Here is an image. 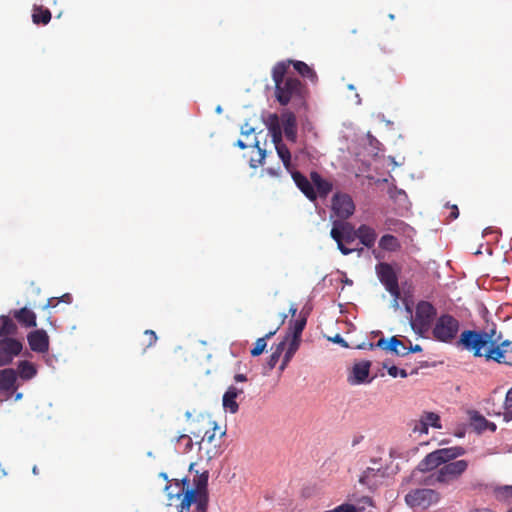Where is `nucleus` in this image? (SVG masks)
<instances>
[{
  "mask_svg": "<svg viewBox=\"0 0 512 512\" xmlns=\"http://www.w3.org/2000/svg\"><path fill=\"white\" fill-rule=\"evenodd\" d=\"M457 345L472 352L474 357H484L486 361L512 365V341L502 340V334L497 332L495 325L488 331H462Z\"/></svg>",
  "mask_w": 512,
  "mask_h": 512,
  "instance_id": "obj_1",
  "label": "nucleus"
},
{
  "mask_svg": "<svg viewBox=\"0 0 512 512\" xmlns=\"http://www.w3.org/2000/svg\"><path fill=\"white\" fill-rule=\"evenodd\" d=\"M287 73V63L277 62L272 68L275 98L282 106L292 103L294 106L301 107L305 104L308 89L298 78L289 76Z\"/></svg>",
  "mask_w": 512,
  "mask_h": 512,
  "instance_id": "obj_2",
  "label": "nucleus"
},
{
  "mask_svg": "<svg viewBox=\"0 0 512 512\" xmlns=\"http://www.w3.org/2000/svg\"><path fill=\"white\" fill-rule=\"evenodd\" d=\"M182 509L187 512L193 507L192 512H208L209 492H208V472L196 475L193 479V486L185 490L181 499Z\"/></svg>",
  "mask_w": 512,
  "mask_h": 512,
  "instance_id": "obj_3",
  "label": "nucleus"
},
{
  "mask_svg": "<svg viewBox=\"0 0 512 512\" xmlns=\"http://www.w3.org/2000/svg\"><path fill=\"white\" fill-rule=\"evenodd\" d=\"M437 318L435 306L428 301L422 300L415 306V313L411 317L410 325L419 337L428 338V334L431 332Z\"/></svg>",
  "mask_w": 512,
  "mask_h": 512,
  "instance_id": "obj_4",
  "label": "nucleus"
},
{
  "mask_svg": "<svg viewBox=\"0 0 512 512\" xmlns=\"http://www.w3.org/2000/svg\"><path fill=\"white\" fill-rule=\"evenodd\" d=\"M468 466L469 462L464 459L449 462L427 476L423 483L428 486L436 483L446 486L452 485L462 477Z\"/></svg>",
  "mask_w": 512,
  "mask_h": 512,
  "instance_id": "obj_5",
  "label": "nucleus"
},
{
  "mask_svg": "<svg viewBox=\"0 0 512 512\" xmlns=\"http://www.w3.org/2000/svg\"><path fill=\"white\" fill-rule=\"evenodd\" d=\"M460 321L449 313H443L436 319L431 330V336L435 341L451 344L460 331Z\"/></svg>",
  "mask_w": 512,
  "mask_h": 512,
  "instance_id": "obj_6",
  "label": "nucleus"
},
{
  "mask_svg": "<svg viewBox=\"0 0 512 512\" xmlns=\"http://www.w3.org/2000/svg\"><path fill=\"white\" fill-rule=\"evenodd\" d=\"M330 236L337 243V247L343 255H349L356 250L347 247L358 239V228L355 229L350 222L334 221Z\"/></svg>",
  "mask_w": 512,
  "mask_h": 512,
  "instance_id": "obj_7",
  "label": "nucleus"
},
{
  "mask_svg": "<svg viewBox=\"0 0 512 512\" xmlns=\"http://www.w3.org/2000/svg\"><path fill=\"white\" fill-rule=\"evenodd\" d=\"M440 500V493L430 488L415 489L405 496L406 503L414 508L427 509Z\"/></svg>",
  "mask_w": 512,
  "mask_h": 512,
  "instance_id": "obj_8",
  "label": "nucleus"
},
{
  "mask_svg": "<svg viewBox=\"0 0 512 512\" xmlns=\"http://www.w3.org/2000/svg\"><path fill=\"white\" fill-rule=\"evenodd\" d=\"M332 216L338 218L337 221H346L355 212V204L352 197L346 193H335L331 204Z\"/></svg>",
  "mask_w": 512,
  "mask_h": 512,
  "instance_id": "obj_9",
  "label": "nucleus"
},
{
  "mask_svg": "<svg viewBox=\"0 0 512 512\" xmlns=\"http://www.w3.org/2000/svg\"><path fill=\"white\" fill-rule=\"evenodd\" d=\"M380 282L385 286L386 290L395 298L400 296V289L397 275L388 263H380L376 267Z\"/></svg>",
  "mask_w": 512,
  "mask_h": 512,
  "instance_id": "obj_10",
  "label": "nucleus"
},
{
  "mask_svg": "<svg viewBox=\"0 0 512 512\" xmlns=\"http://www.w3.org/2000/svg\"><path fill=\"white\" fill-rule=\"evenodd\" d=\"M22 343L12 337L0 340V367L9 365L22 351Z\"/></svg>",
  "mask_w": 512,
  "mask_h": 512,
  "instance_id": "obj_11",
  "label": "nucleus"
},
{
  "mask_svg": "<svg viewBox=\"0 0 512 512\" xmlns=\"http://www.w3.org/2000/svg\"><path fill=\"white\" fill-rule=\"evenodd\" d=\"M30 349L37 353H45L49 349V337L45 330L39 329L27 335Z\"/></svg>",
  "mask_w": 512,
  "mask_h": 512,
  "instance_id": "obj_12",
  "label": "nucleus"
},
{
  "mask_svg": "<svg viewBox=\"0 0 512 512\" xmlns=\"http://www.w3.org/2000/svg\"><path fill=\"white\" fill-rule=\"evenodd\" d=\"M292 179L294 180L296 186L299 190L310 200L315 201L317 199V193L315 188L313 187V183L311 179L309 180L306 176H304L299 171L291 172Z\"/></svg>",
  "mask_w": 512,
  "mask_h": 512,
  "instance_id": "obj_13",
  "label": "nucleus"
},
{
  "mask_svg": "<svg viewBox=\"0 0 512 512\" xmlns=\"http://www.w3.org/2000/svg\"><path fill=\"white\" fill-rule=\"evenodd\" d=\"M283 132L288 141L296 143L297 141V121L293 112L286 110L281 114Z\"/></svg>",
  "mask_w": 512,
  "mask_h": 512,
  "instance_id": "obj_14",
  "label": "nucleus"
},
{
  "mask_svg": "<svg viewBox=\"0 0 512 512\" xmlns=\"http://www.w3.org/2000/svg\"><path fill=\"white\" fill-rule=\"evenodd\" d=\"M376 345L378 348L391 352L397 356L408 355L407 346L400 341L397 336H392L389 341L381 338L376 342Z\"/></svg>",
  "mask_w": 512,
  "mask_h": 512,
  "instance_id": "obj_15",
  "label": "nucleus"
},
{
  "mask_svg": "<svg viewBox=\"0 0 512 512\" xmlns=\"http://www.w3.org/2000/svg\"><path fill=\"white\" fill-rule=\"evenodd\" d=\"M17 372L12 368L0 370V391L6 394H12L18 388Z\"/></svg>",
  "mask_w": 512,
  "mask_h": 512,
  "instance_id": "obj_16",
  "label": "nucleus"
},
{
  "mask_svg": "<svg viewBox=\"0 0 512 512\" xmlns=\"http://www.w3.org/2000/svg\"><path fill=\"white\" fill-rule=\"evenodd\" d=\"M370 366V361L356 363L353 366L352 375L348 378L349 383L352 385L364 383L369 376Z\"/></svg>",
  "mask_w": 512,
  "mask_h": 512,
  "instance_id": "obj_17",
  "label": "nucleus"
},
{
  "mask_svg": "<svg viewBox=\"0 0 512 512\" xmlns=\"http://www.w3.org/2000/svg\"><path fill=\"white\" fill-rule=\"evenodd\" d=\"M266 126L269 130V133L272 137V142L275 146L283 144L282 140V128L280 123V118L277 114H270L266 121Z\"/></svg>",
  "mask_w": 512,
  "mask_h": 512,
  "instance_id": "obj_18",
  "label": "nucleus"
},
{
  "mask_svg": "<svg viewBox=\"0 0 512 512\" xmlns=\"http://www.w3.org/2000/svg\"><path fill=\"white\" fill-rule=\"evenodd\" d=\"M310 179L313 183V187L316 188L317 197L326 198L328 194L332 191L333 185L328 180L322 178V176L313 171L310 173Z\"/></svg>",
  "mask_w": 512,
  "mask_h": 512,
  "instance_id": "obj_19",
  "label": "nucleus"
},
{
  "mask_svg": "<svg viewBox=\"0 0 512 512\" xmlns=\"http://www.w3.org/2000/svg\"><path fill=\"white\" fill-rule=\"evenodd\" d=\"M243 393L242 389H238L235 386H230L223 395V407L230 413L235 414L239 410V405L236 402V398L239 394Z\"/></svg>",
  "mask_w": 512,
  "mask_h": 512,
  "instance_id": "obj_20",
  "label": "nucleus"
},
{
  "mask_svg": "<svg viewBox=\"0 0 512 512\" xmlns=\"http://www.w3.org/2000/svg\"><path fill=\"white\" fill-rule=\"evenodd\" d=\"M185 490H189V480L184 478L182 480H175L174 484L169 483L165 486V491L169 500L177 498L181 501Z\"/></svg>",
  "mask_w": 512,
  "mask_h": 512,
  "instance_id": "obj_21",
  "label": "nucleus"
},
{
  "mask_svg": "<svg viewBox=\"0 0 512 512\" xmlns=\"http://www.w3.org/2000/svg\"><path fill=\"white\" fill-rule=\"evenodd\" d=\"M358 239L363 246L371 249L374 247L377 239L376 230L369 225L361 224L358 227Z\"/></svg>",
  "mask_w": 512,
  "mask_h": 512,
  "instance_id": "obj_22",
  "label": "nucleus"
},
{
  "mask_svg": "<svg viewBox=\"0 0 512 512\" xmlns=\"http://www.w3.org/2000/svg\"><path fill=\"white\" fill-rule=\"evenodd\" d=\"M283 62L287 63L288 67L293 65L298 74L304 78L309 79L312 83H316L318 81V76L314 69L307 65L305 62L299 60H287Z\"/></svg>",
  "mask_w": 512,
  "mask_h": 512,
  "instance_id": "obj_23",
  "label": "nucleus"
},
{
  "mask_svg": "<svg viewBox=\"0 0 512 512\" xmlns=\"http://www.w3.org/2000/svg\"><path fill=\"white\" fill-rule=\"evenodd\" d=\"M286 317L287 316L285 314H283L281 316V321H280L279 325L274 330L268 332L265 336L258 338L256 340L254 347L251 350V355L253 357L259 356L264 352V350L267 346V340H269L271 337H273L276 334V332L279 330V328L284 324Z\"/></svg>",
  "mask_w": 512,
  "mask_h": 512,
  "instance_id": "obj_24",
  "label": "nucleus"
},
{
  "mask_svg": "<svg viewBox=\"0 0 512 512\" xmlns=\"http://www.w3.org/2000/svg\"><path fill=\"white\" fill-rule=\"evenodd\" d=\"M443 465L455 461L456 458L465 454V449L460 446L441 448L435 450Z\"/></svg>",
  "mask_w": 512,
  "mask_h": 512,
  "instance_id": "obj_25",
  "label": "nucleus"
},
{
  "mask_svg": "<svg viewBox=\"0 0 512 512\" xmlns=\"http://www.w3.org/2000/svg\"><path fill=\"white\" fill-rule=\"evenodd\" d=\"M12 315L21 325L25 327L36 326V314L27 307H23L19 310H14L12 312Z\"/></svg>",
  "mask_w": 512,
  "mask_h": 512,
  "instance_id": "obj_26",
  "label": "nucleus"
},
{
  "mask_svg": "<svg viewBox=\"0 0 512 512\" xmlns=\"http://www.w3.org/2000/svg\"><path fill=\"white\" fill-rule=\"evenodd\" d=\"M443 465L435 451L427 454L418 464V470L421 472H429L439 469Z\"/></svg>",
  "mask_w": 512,
  "mask_h": 512,
  "instance_id": "obj_27",
  "label": "nucleus"
},
{
  "mask_svg": "<svg viewBox=\"0 0 512 512\" xmlns=\"http://www.w3.org/2000/svg\"><path fill=\"white\" fill-rule=\"evenodd\" d=\"M1 327H0V337H11L17 333V325L13 322V320L9 316L2 315L0 317Z\"/></svg>",
  "mask_w": 512,
  "mask_h": 512,
  "instance_id": "obj_28",
  "label": "nucleus"
},
{
  "mask_svg": "<svg viewBox=\"0 0 512 512\" xmlns=\"http://www.w3.org/2000/svg\"><path fill=\"white\" fill-rule=\"evenodd\" d=\"M18 375L23 380H30L37 374L35 365L27 360L18 363Z\"/></svg>",
  "mask_w": 512,
  "mask_h": 512,
  "instance_id": "obj_29",
  "label": "nucleus"
},
{
  "mask_svg": "<svg viewBox=\"0 0 512 512\" xmlns=\"http://www.w3.org/2000/svg\"><path fill=\"white\" fill-rule=\"evenodd\" d=\"M379 247L385 251L395 252L400 249L401 245L395 236L385 234L379 240Z\"/></svg>",
  "mask_w": 512,
  "mask_h": 512,
  "instance_id": "obj_30",
  "label": "nucleus"
},
{
  "mask_svg": "<svg viewBox=\"0 0 512 512\" xmlns=\"http://www.w3.org/2000/svg\"><path fill=\"white\" fill-rule=\"evenodd\" d=\"M378 474H380V477H384V472H381L379 469L376 470L374 468L368 467L360 476L359 482L363 485L372 487L377 484L376 477Z\"/></svg>",
  "mask_w": 512,
  "mask_h": 512,
  "instance_id": "obj_31",
  "label": "nucleus"
},
{
  "mask_svg": "<svg viewBox=\"0 0 512 512\" xmlns=\"http://www.w3.org/2000/svg\"><path fill=\"white\" fill-rule=\"evenodd\" d=\"M32 20L35 24L46 25L51 20V12L42 6H35L33 9Z\"/></svg>",
  "mask_w": 512,
  "mask_h": 512,
  "instance_id": "obj_32",
  "label": "nucleus"
},
{
  "mask_svg": "<svg viewBox=\"0 0 512 512\" xmlns=\"http://www.w3.org/2000/svg\"><path fill=\"white\" fill-rule=\"evenodd\" d=\"M306 323H307V318L304 315L303 316L300 315V317L298 319H296L295 321H292L291 325L289 327V333L287 334V336L285 337L284 340L287 341L290 338V336L301 337L302 332L306 326Z\"/></svg>",
  "mask_w": 512,
  "mask_h": 512,
  "instance_id": "obj_33",
  "label": "nucleus"
},
{
  "mask_svg": "<svg viewBox=\"0 0 512 512\" xmlns=\"http://www.w3.org/2000/svg\"><path fill=\"white\" fill-rule=\"evenodd\" d=\"M277 154L279 158L282 160L284 167L290 171L291 170V153L289 148L283 143L278 146H275Z\"/></svg>",
  "mask_w": 512,
  "mask_h": 512,
  "instance_id": "obj_34",
  "label": "nucleus"
},
{
  "mask_svg": "<svg viewBox=\"0 0 512 512\" xmlns=\"http://www.w3.org/2000/svg\"><path fill=\"white\" fill-rule=\"evenodd\" d=\"M421 417L425 421L428 429H429V427H433L436 429L442 428L440 416L438 414H436L434 412L425 411L421 414Z\"/></svg>",
  "mask_w": 512,
  "mask_h": 512,
  "instance_id": "obj_35",
  "label": "nucleus"
},
{
  "mask_svg": "<svg viewBox=\"0 0 512 512\" xmlns=\"http://www.w3.org/2000/svg\"><path fill=\"white\" fill-rule=\"evenodd\" d=\"M286 346V340L281 341L275 348V350L272 352L270 357L267 360V365L269 369H273L276 364L279 361L280 356L282 355L283 351L285 350Z\"/></svg>",
  "mask_w": 512,
  "mask_h": 512,
  "instance_id": "obj_36",
  "label": "nucleus"
},
{
  "mask_svg": "<svg viewBox=\"0 0 512 512\" xmlns=\"http://www.w3.org/2000/svg\"><path fill=\"white\" fill-rule=\"evenodd\" d=\"M471 424L478 432H483L486 430L487 419L479 414L478 412H474L471 416Z\"/></svg>",
  "mask_w": 512,
  "mask_h": 512,
  "instance_id": "obj_37",
  "label": "nucleus"
},
{
  "mask_svg": "<svg viewBox=\"0 0 512 512\" xmlns=\"http://www.w3.org/2000/svg\"><path fill=\"white\" fill-rule=\"evenodd\" d=\"M497 499L501 501H512V486H500L495 489Z\"/></svg>",
  "mask_w": 512,
  "mask_h": 512,
  "instance_id": "obj_38",
  "label": "nucleus"
},
{
  "mask_svg": "<svg viewBox=\"0 0 512 512\" xmlns=\"http://www.w3.org/2000/svg\"><path fill=\"white\" fill-rule=\"evenodd\" d=\"M385 226L388 230L399 231L405 226V223L398 219L387 218L385 220Z\"/></svg>",
  "mask_w": 512,
  "mask_h": 512,
  "instance_id": "obj_39",
  "label": "nucleus"
},
{
  "mask_svg": "<svg viewBox=\"0 0 512 512\" xmlns=\"http://www.w3.org/2000/svg\"><path fill=\"white\" fill-rule=\"evenodd\" d=\"M412 431L414 433H419L420 435L428 434V428L426 426L425 421L423 420V418L421 416L418 420H415L413 422Z\"/></svg>",
  "mask_w": 512,
  "mask_h": 512,
  "instance_id": "obj_40",
  "label": "nucleus"
},
{
  "mask_svg": "<svg viewBox=\"0 0 512 512\" xmlns=\"http://www.w3.org/2000/svg\"><path fill=\"white\" fill-rule=\"evenodd\" d=\"M384 367L387 368L388 374L393 378H396L398 376L401 378H406L408 376L405 369H400L394 365L388 367L386 364H384Z\"/></svg>",
  "mask_w": 512,
  "mask_h": 512,
  "instance_id": "obj_41",
  "label": "nucleus"
},
{
  "mask_svg": "<svg viewBox=\"0 0 512 512\" xmlns=\"http://www.w3.org/2000/svg\"><path fill=\"white\" fill-rule=\"evenodd\" d=\"M177 442L179 444H183L184 445V448H183V452L184 453L189 452L192 449V447H193V442H192L191 437L189 435H186V434L180 435L177 438Z\"/></svg>",
  "mask_w": 512,
  "mask_h": 512,
  "instance_id": "obj_42",
  "label": "nucleus"
},
{
  "mask_svg": "<svg viewBox=\"0 0 512 512\" xmlns=\"http://www.w3.org/2000/svg\"><path fill=\"white\" fill-rule=\"evenodd\" d=\"M287 342H289L287 350L296 353L301 343V337L290 336Z\"/></svg>",
  "mask_w": 512,
  "mask_h": 512,
  "instance_id": "obj_43",
  "label": "nucleus"
},
{
  "mask_svg": "<svg viewBox=\"0 0 512 512\" xmlns=\"http://www.w3.org/2000/svg\"><path fill=\"white\" fill-rule=\"evenodd\" d=\"M144 335L147 338L146 348L152 347L156 344L158 337H157L155 331H153L151 329H147L144 331Z\"/></svg>",
  "mask_w": 512,
  "mask_h": 512,
  "instance_id": "obj_44",
  "label": "nucleus"
},
{
  "mask_svg": "<svg viewBox=\"0 0 512 512\" xmlns=\"http://www.w3.org/2000/svg\"><path fill=\"white\" fill-rule=\"evenodd\" d=\"M331 512H358V510L353 504L343 503L332 509Z\"/></svg>",
  "mask_w": 512,
  "mask_h": 512,
  "instance_id": "obj_45",
  "label": "nucleus"
},
{
  "mask_svg": "<svg viewBox=\"0 0 512 512\" xmlns=\"http://www.w3.org/2000/svg\"><path fill=\"white\" fill-rule=\"evenodd\" d=\"M295 353L293 352H290L288 350H286L285 354H284V357H283V360H282V363L280 365V370L283 371L285 369V367L287 366V364L291 361V359L293 358Z\"/></svg>",
  "mask_w": 512,
  "mask_h": 512,
  "instance_id": "obj_46",
  "label": "nucleus"
},
{
  "mask_svg": "<svg viewBox=\"0 0 512 512\" xmlns=\"http://www.w3.org/2000/svg\"><path fill=\"white\" fill-rule=\"evenodd\" d=\"M216 426L212 429V430H207L205 431L203 437H202V441H207L208 443H211L214 438H215V430H216Z\"/></svg>",
  "mask_w": 512,
  "mask_h": 512,
  "instance_id": "obj_47",
  "label": "nucleus"
},
{
  "mask_svg": "<svg viewBox=\"0 0 512 512\" xmlns=\"http://www.w3.org/2000/svg\"><path fill=\"white\" fill-rule=\"evenodd\" d=\"M357 349H368V350H373L375 348H378L376 343H371V342H363L359 345L356 346Z\"/></svg>",
  "mask_w": 512,
  "mask_h": 512,
  "instance_id": "obj_48",
  "label": "nucleus"
},
{
  "mask_svg": "<svg viewBox=\"0 0 512 512\" xmlns=\"http://www.w3.org/2000/svg\"><path fill=\"white\" fill-rule=\"evenodd\" d=\"M330 340L334 343L340 344L342 347H348L347 342L339 334L335 335L333 338H330Z\"/></svg>",
  "mask_w": 512,
  "mask_h": 512,
  "instance_id": "obj_49",
  "label": "nucleus"
},
{
  "mask_svg": "<svg viewBox=\"0 0 512 512\" xmlns=\"http://www.w3.org/2000/svg\"><path fill=\"white\" fill-rule=\"evenodd\" d=\"M512 407V388L508 390L505 397V408L509 409Z\"/></svg>",
  "mask_w": 512,
  "mask_h": 512,
  "instance_id": "obj_50",
  "label": "nucleus"
},
{
  "mask_svg": "<svg viewBox=\"0 0 512 512\" xmlns=\"http://www.w3.org/2000/svg\"><path fill=\"white\" fill-rule=\"evenodd\" d=\"M458 216H459L458 207L456 205L451 206V212L448 216L449 219L454 220V219L458 218Z\"/></svg>",
  "mask_w": 512,
  "mask_h": 512,
  "instance_id": "obj_51",
  "label": "nucleus"
},
{
  "mask_svg": "<svg viewBox=\"0 0 512 512\" xmlns=\"http://www.w3.org/2000/svg\"><path fill=\"white\" fill-rule=\"evenodd\" d=\"M255 146L258 148V152H259V155H260V158L258 160V164H262L263 160L265 158V155H266V151L259 147V142L258 141L255 142Z\"/></svg>",
  "mask_w": 512,
  "mask_h": 512,
  "instance_id": "obj_52",
  "label": "nucleus"
},
{
  "mask_svg": "<svg viewBox=\"0 0 512 512\" xmlns=\"http://www.w3.org/2000/svg\"><path fill=\"white\" fill-rule=\"evenodd\" d=\"M407 350H408V354L409 353H416V352H421L422 351V347L418 344L412 346L410 345V347H407Z\"/></svg>",
  "mask_w": 512,
  "mask_h": 512,
  "instance_id": "obj_53",
  "label": "nucleus"
},
{
  "mask_svg": "<svg viewBox=\"0 0 512 512\" xmlns=\"http://www.w3.org/2000/svg\"><path fill=\"white\" fill-rule=\"evenodd\" d=\"M65 302V303H71L72 302V296L70 294H64L61 298H58L57 302Z\"/></svg>",
  "mask_w": 512,
  "mask_h": 512,
  "instance_id": "obj_54",
  "label": "nucleus"
},
{
  "mask_svg": "<svg viewBox=\"0 0 512 512\" xmlns=\"http://www.w3.org/2000/svg\"><path fill=\"white\" fill-rule=\"evenodd\" d=\"M234 380L236 382H245V381H247V377L244 374H236L234 376Z\"/></svg>",
  "mask_w": 512,
  "mask_h": 512,
  "instance_id": "obj_55",
  "label": "nucleus"
},
{
  "mask_svg": "<svg viewBox=\"0 0 512 512\" xmlns=\"http://www.w3.org/2000/svg\"><path fill=\"white\" fill-rule=\"evenodd\" d=\"M58 298H50L48 299L46 307H55L57 305Z\"/></svg>",
  "mask_w": 512,
  "mask_h": 512,
  "instance_id": "obj_56",
  "label": "nucleus"
},
{
  "mask_svg": "<svg viewBox=\"0 0 512 512\" xmlns=\"http://www.w3.org/2000/svg\"><path fill=\"white\" fill-rule=\"evenodd\" d=\"M496 424L487 420L486 430L494 432L496 430Z\"/></svg>",
  "mask_w": 512,
  "mask_h": 512,
  "instance_id": "obj_57",
  "label": "nucleus"
},
{
  "mask_svg": "<svg viewBox=\"0 0 512 512\" xmlns=\"http://www.w3.org/2000/svg\"><path fill=\"white\" fill-rule=\"evenodd\" d=\"M266 171L269 175H271L273 177L279 176V172L273 168H268Z\"/></svg>",
  "mask_w": 512,
  "mask_h": 512,
  "instance_id": "obj_58",
  "label": "nucleus"
},
{
  "mask_svg": "<svg viewBox=\"0 0 512 512\" xmlns=\"http://www.w3.org/2000/svg\"><path fill=\"white\" fill-rule=\"evenodd\" d=\"M289 313H290V314H291V316H293V317L296 315V313H297V307H296L294 304H292V305L290 306V308H289Z\"/></svg>",
  "mask_w": 512,
  "mask_h": 512,
  "instance_id": "obj_59",
  "label": "nucleus"
},
{
  "mask_svg": "<svg viewBox=\"0 0 512 512\" xmlns=\"http://www.w3.org/2000/svg\"><path fill=\"white\" fill-rule=\"evenodd\" d=\"M236 145L240 148V149H245L247 147V145L242 141V140H238L236 142Z\"/></svg>",
  "mask_w": 512,
  "mask_h": 512,
  "instance_id": "obj_60",
  "label": "nucleus"
},
{
  "mask_svg": "<svg viewBox=\"0 0 512 512\" xmlns=\"http://www.w3.org/2000/svg\"><path fill=\"white\" fill-rule=\"evenodd\" d=\"M504 419H505L506 421L511 420V419H512V412H506V413L504 414Z\"/></svg>",
  "mask_w": 512,
  "mask_h": 512,
  "instance_id": "obj_61",
  "label": "nucleus"
},
{
  "mask_svg": "<svg viewBox=\"0 0 512 512\" xmlns=\"http://www.w3.org/2000/svg\"><path fill=\"white\" fill-rule=\"evenodd\" d=\"M177 512H187V509H182L181 502L177 505ZM189 512H192L191 510Z\"/></svg>",
  "mask_w": 512,
  "mask_h": 512,
  "instance_id": "obj_62",
  "label": "nucleus"
},
{
  "mask_svg": "<svg viewBox=\"0 0 512 512\" xmlns=\"http://www.w3.org/2000/svg\"><path fill=\"white\" fill-rule=\"evenodd\" d=\"M253 132H254V129L250 128V129H248L246 131H242V134L248 135V134L253 133Z\"/></svg>",
  "mask_w": 512,
  "mask_h": 512,
  "instance_id": "obj_63",
  "label": "nucleus"
},
{
  "mask_svg": "<svg viewBox=\"0 0 512 512\" xmlns=\"http://www.w3.org/2000/svg\"><path fill=\"white\" fill-rule=\"evenodd\" d=\"M22 393H17L16 396H15V400H20L22 398Z\"/></svg>",
  "mask_w": 512,
  "mask_h": 512,
  "instance_id": "obj_64",
  "label": "nucleus"
}]
</instances>
